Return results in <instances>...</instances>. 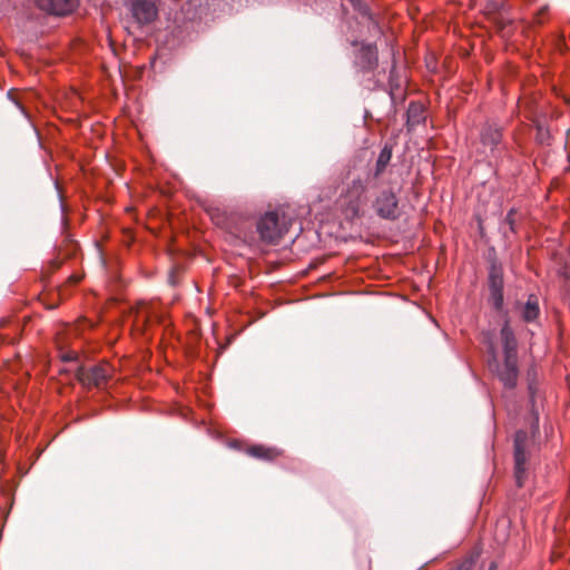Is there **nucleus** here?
<instances>
[{
    "label": "nucleus",
    "mask_w": 570,
    "mask_h": 570,
    "mask_svg": "<svg viewBox=\"0 0 570 570\" xmlns=\"http://www.w3.org/2000/svg\"><path fill=\"white\" fill-rule=\"evenodd\" d=\"M491 295H492V299H493L494 306L497 308H499L502 305V302H503L502 289H498V292H491Z\"/></svg>",
    "instance_id": "nucleus-16"
},
{
    "label": "nucleus",
    "mask_w": 570,
    "mask_h": 570,
    "mask_svg": "<svg viewBox=\"0 0 570 570\" xmlns=\"http://www.w3.org/2000/svg\"><path fill=\"white\" fill-rule=\"evenodd\" d=\"M376 62H377L376 49L372 46L363 47L360 52L358 65L363 69H372L376 66Z\"/></svg>",
    "instance_id": "nucleus-8"
},
{
    "label": "nucleus",
    "mask_w": 570,
    "mask_h": 570,
    "mask_svg": "<svg viewBox=\"0 0 570 570\" xmlns=\"http://www.w3.org/2000/svg\"><path fill=\"white\" fill-rule=\"evenodd\" d=\"M391 157H392V151L387 147H384L382 149V151L380 153L377 161H376V174H380L385 168V166L391 160Z\"/></svg>",
    "instance_id": "nucleus-12"
},
{
    "label": "nucleus",
    "mask_w": 570,
    "mask_h": 570,
    "mask_svg": "<svg viewBox=\"0 0 570 570\" xmlns=\"http://www.w3.org/2000/svg\"><path fill=\"white\" fill-rule=\"evenodd\" d=\"M355 188L357 193H361L363 190V186L361 185V183L355 184Z\"/></svg>",
    "instance_id": "nucleus-19"
},
{
    "label": "nucleus",
    "mask_w": 570,
    "mask_h": 570,
    "mask_svg": "<svg viewBox=\"0 0 570 570\" xmlns=\"http://www.w3.org/2000/svg\"><path fill=\"white\" fill-rule=\"evenodd\" d=\"M481 141L485 147L493 150V148L501 141L500 129L493 126L485 127L481 134Z\"/></svg>",
    "instance_id": "nucleus-9"
},
{
    "label": "nucleus",
    "mask_w": 570,
    "mask_h": 570,
    "mask_svg": "<svg viewBox=\"0 0 570 570\" xmlns=\"http://www.w3.org/2000/svg\"><path fill=\"white\" fill-rule=\"evenodd\" d=\"M139 24L153 22L158 14V0H122Z\"/></svg>",
    "instance_id": "nucleus-3"
},
{
    "label": "nucleus",
    "mask_w": 570,
    "mask_h": 570,
    "mask_svg": "<svg viewBox=\"0 0 570 570\" xmlns=\"http://www.w3.org/2000/svg\"><path fill=\"white\" fill-rule=\"evenodd\" d=\"M352 214H353V216H358V206L357 205L352 206Z\"/></svg>",
    "instance_id": "nucleus-18"
},
{
    "label": "nucleus",
    "mask_w": 570,
    "mask_h": 570,
    "mask_svg": "<svg viewBox=\"0 0 570 570\" xmlns=\"http://www.w3.org/2000/svg\"><path fill=\"white\" fill-rule=\"evenodd\" d=\"M490 288L491 292H498V289H502V277L494 267L490 273Z\"/></svg>",
    "instance_id": "nucleus-13"
},
{
    "label": "nucleus",
    "mask_w": 570,
    "mask_h": 570,
    "mask_svg": "<svg viewBox=\"0 0 570 570\" xmlns=\"http://www.w3.org/2000/svg\"><path fill=\"white\" fill-rule=\"evenodd\" d=\"M373 208L383 219L394 220L399 217V200L391 189H383L373 202Z\"/></svg>",
    "instance_id": "nucleus-4"
},
{
    "label": "nucleus",
    "mask_w": 570,
    "mask_h": 570,
    "mask_svg": "<svg viewBox=\"0 0 570 570\" xmlns=\"http://www.w3.org/2000/svg\"><path fill=\"white\" fill-rule=\"evenodd\" d=\"M288 229V223L284 215L277 212L266 213L257 224V230L263 240L274 243Z\"/></svg>",
    "instance_id": "nucleus-2"
},
{
    "label": "nucleus",
    "mask_w": 570,
    "mask_h": 570,
    "mask_svg": "<svg viewBox=\"0 0 570 570\" xmlns=\"http://www.w3.org/2000/svg\"><path fill=\"white\" fill-rule=\"evenodd\" d=\"M111 375V367L107 363L98 364L92 367H80L77 371V379L87 387H100Z\"/></svg>",
    "instance_id": "nucleus-5"
},
{
    "label": "nucleus",
    "mask_w": 570,
    "mask_h": 570,
    "mask_svg": "<svg viewBox=\"0 0 570 570\" xmlns=\"http://www.w3.org/2000/svg\"><path fill=\"white\" fill-rule=\"evenodd\" d=\"M424 108L421 104L412 102L407 109V126L413 127L424 121Z\"/></svg>",
    "instance_id": "nucleus-10"
},
{
    "label": "nucleus",
    "mask_w": 570,
    "mask_h": 570,
    "mask_svg": "<svg viewBox=\"0 0 570 570\" xmlns=\"http://www.w3.org/2000/svg\"><path fill=\"white\" fill-rule=\"evenodd\" d=\"M37 8L48 14L52 16H68L72 13L79 0H35Z\"/></svg>",
    "instance_id": "nucleus-6"
},
{
    "label": "nucleus",
    "mask_w": 570,
    "mask_h": 570,
    "mask_svg": "<svg viewBox=\"0 0 570 570\" xmlns=\"http://www.w3.org/2000/svg\"><path fill=\"white\" fill-rule=\"evenodd\" d=\"M534 313V304L531 302V299L527 303V309H525V320L531 321Z\"/></svg>",
    "instance_id": "nucleus-17"
},
{
    "label": "nucleus",
    "mask_w": 570,
    "mask_h": 570,
    "mask_svg": "<svg viewBox=\"0 0 570 570\" xmlns=\"http://www.w3.org/2000/svg\"><path fill=\"white\" fill-rule=\"evenodd\" d=\"M535 137H537V142H544L550 137L549 130L541 127V125L538 121H537Z\"/></svg>",
    "instance_id": "nucleus-15"
},
{
    "label": "nucleus",
    "mask_w": 570,
    "mask_h": 570,
    "mask_svg": "<svg viewBox=\"0 0 570 570\" xmlns=\"http://www.w3.org/2000/svg\"><path fill=\"white\" fill-rule=\"evenodd\" d=\"M527 440V434L523 431H519L515 434L514 438V461H515V469H514V475L515 481L519 487H522L523 484V478L525 473V454H524V443Z\"/></svg>",
    "instance_id": "nucleus-7"
},
{
    "label": "nucleus",
    "mask_w": 570,
    "mask_h": 570,
    "mask_svg": "<svg viewBox=\"0 0 570 570\" xmlns=\"http://www.w3.org/2000/svg\"><path fill=\"white\" fill-rule=\"evenodd\" d=\"M248 453L258 459H274L278 455V452L275 449L265 448L263 445H255L248 449Z\"/></svg>",
    "instance_id": "nucleus-11"
},
{
    "label": "nucleus",
    "mask_w": 570,
    "mask_h": 570,
    "mask_svg": "<svg viewBox=\"0 0 570 570\" xmlns=\"http://www.w3.org/2000/svg\"><path fill=\"white\" fill-rule=\"evenodd\" d=\"M490 353H491L492 358L495 361V353L493 351V347H490Z\"/></svg>",
    "instance_id": "nucleus-20"
},
{
    "label": "nucleus",
    "mask_w": 570,
    "mask_h": 570,
    "mask_svg": "<svg viewBox=\"0 0 570 570\" xmlns=\"http://www.w3.org/2000/svg\"><path fill=\"white\" fill-rule=\"evenodd\" d=\"M560 275L564 278L567 291L570 294V254L560 267Z\"/></svg>",
    "instance_id": "nucleus-14"
},
{
    "label": "nucleus",
    "mask_w": 570,
    "mask_h": 570,
    "mask_svg": "<svg viewBox=\"0 0 570 570\" xmlns=\"http://www.w3.org/2000/svg\"><path fill=\"white\" fill-rule=\"evenodd\" d=\"M501 337L504 347V364L501 368L498 370V375L504 386L513 387L518 377L515 356L517 342L508 324L502 327Z\"/></svg>",
    "instance_id": "nucleus-1"
},
{
    "label": "nucleus",
    "mask_w": 570,
    "mask_h": 570,
    "mask_svg": "<svg viewBox=\"0 0 570 570\" xmlns=\"http://www.w3.org/2000/svg\"><path fill=\"white\" fill-rule=\"evenodd\" d=\"M489 570H497V566H495V563H491V566H490Z\"/></svg>",
    "instance_id": "nucleus-21"
}]
</instances>
